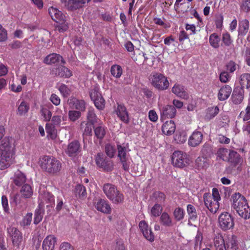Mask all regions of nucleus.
<instances>
[{
    "instance_id": "nucleus-54",
    "label": "nucleus",
    "mask_w": 250,
    "mask_h": 250,
    "mask_svg": "<svg viewBox=\"0 0 250 250\" xmlns=\"http://www.w3.org/2000/svg\"><path fill=\"white\" fill-rule=\"evenodd\" d=\"M81 116V111L76 110H70L68 112V117L72 122H75Z\"/></svg>"
},
{
    "instance_id": "nucleus-42",
    "label": "nucleus",
    "mask_w": 250,
    "mask_h": 250,
    "mask_svg": "<svg viewBox=\"0 0 250 250\" xmlns=\"http://www.w3.org/2000/svg\"><path fill=\"white\" fill-rule=\"evenodd\" d=\"M29 109V104L25 101H22L18 106L17 113L20 116L25 115Z\"/></svg>"
},
{
    "instance_id": "nucleus-23",
    "label": "nucleus",
    "mask_w": 250,
    "mask_h": 250,
    "mask_svg": "<svg viewBox=\"0 0 250 250\" xmlns=\"http://www.w3.org/2000/svg\"><path fill=\"white\" fill-rule=\"evenodd\" d=\"M226 240L227 250H238L239 249V242L236 235L228 236Z\"/></svg>"
},
{
    "instance_id": "nucleus-20",
    "label": "nucleus",
    "mask_w": 250,
    "mask_h": 250,
    "mask_svg": "<svg viewBox=\"0 0 250 250\" xmlns=\"http://www.w3.org/2000/svg\"><path fill=\"white\" fill-rule=\"evenodd\" d=\"M172 92L177 97L187 100L189 98V95L185 87L178 83L174 84L171 89Z\"/></svg>"
},
{
    "instance_id": "nucleus-14",
    "label": "nucleus",
    "mask_w": 250,
    "mask_h": 250,
    "mask_svg": "<svg viewBox=\"0 0 250 250\" xmlns=\"http://www.w3.org/2000/svg\"><path fill=\"white\" fill-rule=\"evenodd\" d=\"M95 208L99 211L105 214H110L111 208L108 202L103 199H98L95 203Z\"/></svg>"
},
{
    "instance_id": "nucleus-55",
    "label": "nucleus",
    "mask_w": 250,
    "mask_h": 250,
    "mask_svg": "<svg viewBox=\"0 0 250 250\" xmlns=\"http://www.w3.org/2000/svg\"><path fill=\"white\" fill-rule=\"evenodd\" d=\"M59 90L63 97H67L70 93V88L65 84L62 83L59 88Z\"/></svg>"
},
{
    "instance_id": "nucleus-62",
    "label": "nucleus",
    "mask_w": 250,
    "mask_h": 250,
    "mask_svg": "<svg viewBox=\"0 0 250 250\" xmlns=\"http://www.w3.org/2000/svg\"><path fill=\"white\" fill-rule=\"evenodd\" d=\"M238 65L233 61H229L226 65L227 71L229 73L234 72L237 68Z\"/></svg>"
},
{
    "instance_id": "nucleus-11",
    "label": "nucleus",
    "mask_w": 250,
    "mask_h": 250,
    "mask_svg": "<svg viewBox=\"0 0 250 250\" xmlns=\"http://www.w3.org/2000/svg\"><path fill=\"white\" fill-rule=\"evenodd\" d=\"M226 240L224 239L220 232L214 234L213 238V247L214 250H227L226 245Z\"/></svg>"
},
{
    "instance_id": "nucleus-47",
    "label": "nucleus",
    "mask_w": 250,
    "mask_h": 250,
    "mask_svg": "<svg viewBox=\"0 0 250 250\" xmlns=\"http://www.w3.org/2000/svg\"><path fill=\"white\" fill-rule=\"evenodd\" d=\"M219 109L217 106L208 108L206 115V118L210 120L215 117L219 113Z\"/></svg>"
},
{
    "instance_id": "nucleus-24",
    "label": "nucleus",
    "mask_w": 250,
    "mask_h": 250,
    "mask_svg": "<svg viewBox=\"0 0 250 250\" xmlns=\"http://www.w3.org/2000/svg\"><path fill=\"white\" fill-rule=\"evenodd\" d=\"M244 89L242 88H235L231 96L233 104H238L241 103L244 99Z\"/></svg>"
},
{
    "instance_id": "nucleus-22",
    "label": "nucleus",
    "mask_w": 250,
    "mask_h": 250,
    "mask_svg": "<svg viewBox=\"0 0 250 250\" xmlns=\"http://www.w3.org/2000/svg\"><path fill=\"white\" fill-rule=\"evenodd\" d=\"M57 242L56 237L53 235L47 236L42 243L43 250H53Z\"/></svg>"
},
{
    "instance_id": "nucleus-4",
    "label": "nucleus",
    "mask_w": 250,
    "mask_h": 250,
    "mask_svg": "<svg viewBox=\"0 0 250 250\" xmlns=\"http://www.w3.org/2000/svg\"><path fill=\"white\" fill-rule=\"evenodd\" d=\"M103 190L107 198L114 204H120L124 202L125 196L117 187L110 183L104 184Z\"/></svg>"
},
{
    "instance_id": "nucleus-32",
    "label": "nucleus",
    "mask_w": 250,
    "mask_h": 250,
    "mask_svg": "<svg viewBox=\"0 0 250 250\" xmlns=\"http://www.w3.org/2000/svg\"><path fill=\"white\" fill-rule=\"evenodd\" d=\"M187 210L188 222L196 221L198 218V214L195 208L192 205L188 204L187 206Z\"/></svg>"
},
{
    "instance_id": "nucleus-10",
    "label": "nucleus",
    "mask_w": 250,
    "mask_h": 250,
    "mask_svg": "<svg viewBox=\"0 0 250 250\" xmlns=\"http://www.w3.org/2000/svg\"><path fill=\"white\" fill-rule=\"evenodd\" d=\"M7 231L13 246L19 248L23 240L22 233L16 228L11 227L8 228Z\"/></svg>"
},
{
    "instance_id": "nucleus-2",
    "label": "nucleus",
    "mask_w": 250,
    "mask_h": 250,
    "mask_svg": "<svg viewBox=\"0 0 250 250\" xmlns=\"http://www.w3.org/2000/svg\"><path fill=\"white\" fill-rule=\"evenodd\" d=\"M232 208L240 216L245 219L250 218V207L245 197L239 193H235L231 196Z\"/></svg>"
},
{
    "instance_id": "nucleus-52",
    "label": "nucleus",
    "mask_w": 250,
    "mask_h": 250,
    "mask_svg": "<svg viewBox=\"0 0 250 250\" xmlns=\"http://www.w3.org/2000/svg\"><path fill=\"white\" fill-rule=\"evenodd\" d=\"M185 215V212L184 209L181 208H176L173 211V216L175 219L177 221H179L182 220Z\"/></svg>"
},
{
    "instance_id": "nucleus-16",
    "label": "nucleus",
    "mask_w": 250,
    "mask_h": 250,
    "mask_svg": "<svg viewBox=\"0 0 250 250\" xmlns=\"http://www.w3.org/2000/svg\"><path fill=\"white\" fill-rule=\"evenodd\" d=\"M139 227L144 236L150 242L154 240L155 236L152 230L149 228L148 224L145 221H141L139 224Z\"/></svg>"
},
{
    "instance_id": "nucleus-5",
    "label": "nucleus",
    "mask_w": 250,
    "mask_h": 250,
    "mask_svg": "<svg viewBox=\"0 0 250 250\" xmlns=\"http://www.w3.org/2000/svg\"><path fill=\"white\" fill-rule=\"evenodd\" d=\"M203 199L207 208L213 213H215L219 208V201L221 197L217 188H213L212 195L205 193L203 195Z\"/></svg>"
},
{
    "instance_id": "nucleus-8",
    "label": "nucleus",
    "mask_w": 250,
    "mask_h": 250,
    "mask_svg": "<svg viewBox=\"0 0 250 250\" xmlns=\"http://www.w3.org/2000/svg\"><path fill=\"white\" fill-rule=\"evenodd\" d=\"M95 161L97 167L104 171L110 172L114 169L113 161L101 153H98L95 156Z\"/></svg>"
},
{
    "instance_id": "nucleus-35",
    "label": "nucleus",
    "mask_w": 250,
    "mask_h": 250,
    "mask_svg": "<svg viewBox=\"0 0 250 250\" xmlns=\"http://www.w3.org/2000/svg\"><path fill=\"white\" fill-rule=\"evenodd\" d=\"M45 129L47 133V136L48 138L54 140L57 138V129L56 126L51 123H46Z\"/></svg>"
},
{
    "instance_id": "nucleus-1",
    "label": "nucleus",
    "mask_w": 250,
    "mask_h": 250,
    "mask_svg": "<svg viewBox=\"0 0 250 250\" xmlns=\"http://www.w3.org/2000/svg\"><path fill=\"white\" fill-rule=\"evenodd\" d=\"M39 165L43 171L52 176L58 175L62 168V164L60 161L49 155L40 157Z\"/></svg>"
},
{
    "instance_id": "nucleus-19",
    "label": "nucleus",
    "mask_w": 250,
    "mask_h": 250,
    "mask_svg": "<svg viewBox=\"0 0 250 250\" xmlns=\"http://www.w3.org/2000/svg\"><path fill=\"white\" fill-rule=\"evenodd\" d=\"M203 135L201 132L194 131L190 136L188 140V145L190 146L196 147L202 142Z\"/></svg>"
},
{
    "instance_id": "nucleus-59",
    "label": "nucleus",
    "mask_w": 250,
    "mask_h": 250,
    "mask_svg": "<svg viewBox=\"0 0 250 250\" xmlns=\"http://www.w3.org/2000/svg\"><path fill=\"white\" fill-rule=\"evenodd\" d=\"M41 112L45 121L48 122L50 121L52 117V113L49 109L46 108H42L41 110Z\"/></svg>"
},
{
    "instance_id": "nucleus-30",
    "label": "nucleus",
    "mask_w": 250,
    "mask_h": 250,
    "mask_svg": "<svg viewBox=\"0 0 250 250\" xmlns=\"http://www.w3.org/2000/svg\"><path fill=\"white\" fill-rule=\"evenodd\" d=\"M106 127L100 121L99 125L94 128L95 136L99 140H102L106 134Z\"/></svg>"
},
{
    "instance_id": "nucleus-53",
    "label": "nucleus",
    "mask_w": 250,
    "mask_h": 250,
    "mask_svg": "<svg viewBox=\"0 0 250 250\" xmlns=\"http://www.w3.org/2000/svg\"><path fill=\"white\" fill-rule=\"evenodd\" d=\"M93 102L95 106L98 109H103L104 107V103L105 101L102 95H99V97L97 98H96L95 100H94Z\"/></svg>"
},
{
    "instance_id": "nucleus-48",
    "label": "nucleus",
    "mask_w": 250,
    "mask_h": 250,
    "mask_svg": "<svg viewBox=\"0 0 250 250\" xmlns=\"http://www.w3.org/2000/svg\"><path fill=\"white\" fill-rule=\"evenodd\" d=\"M105 152L106 154L110 158H112L114 157L116 152V148L115 146L110 144H107L105 146Z\"/></svg>"
},
{
    "instance_id": "nucleus-56",
    "label": "nucleus",
    "mask_w": 250,
    "mask_h": 250,
    "mask_svg": "<svg viewBox=\"0 0 250 250\" xmlns=\"http://www.w3.org/2000/svg\"><path fill=\"white\" fill-rule=\"evenodd\" d=\"M32 220V213H27L26 215L23 217V219L20 223V225L25 227L29 226Z\"/></svg>"
},
{
    "instance_id": "nucleus-28",
    "label": "nucleus",
    "mask_w": 250,
    "mask_h": 250,
    "mask_svg": "<svg viewBox=\"0 0 250 250\" xmlns=\"http://www.w3.org/2000/svg\"><path fill=\"white\" fill-rule=\"evenodd\" d=\"M89 1L90 0H68L67 8L70 11H74L82 7L83 4Z\"/></svg>"
},
{
    "instance_id": "nucleus-63",
    "label": "nucleus",
    "mask_w": 250,
    "mask_h": 250,
    "mask_svg": "<svg viewBox=\"0 0 250 250\" xmlns=\"http://www.w3.org/2000/svg\"><path fill=\"white\" fill-rule=\"evenodd\" d=\"M244 121H247L250 119V104L247 106L245 111H241L240 116H243Z\"/></svg>"
},
{
    "instance_id": "nucleus-12",
    "label": "nucleus",
    "mask_w": 250,
    "mask_h": 250,
    "mask_svg": "<svg viewBox=\"0 0 250 250\" xmlns=\"http://www.w3.org/2000/svg\"><path fill=\"white\" fill-rule=\"evenodd\" d=\"M81 149L80 142L74 140L68 144L65 152L69 157H75L81 151Z\"/></svg>"
},
{
    "instance_id": "nucleus-15",
    "label": "nucleus",
    "mask_w": 250,
    "mask_h": 250,
    "mask_svg": "<svg viewBox=\"0 0 250 250\" xmlns=\"http://www.w3.org/2000/svg\"><path fill=\"white\" fill-rule=\"evenodd\" d=\"M115 112L120 119L125 124L129 123V113L125 105L123 104H118Z\"/></svg>"
},
{
    "instance_id": "nucleus-64",
    "label": "nucleus",
    "mask_w": 250,
    "mask_h": 250,
    "mask_svg": "<svg viewBox=\"0 0 250 250\" xmlns=\"http://www.w3.org/2000/svg\"><path fill=\"white\" fill-rule=\"evenodd\" d=\"M230 76L227 71H222L221 72L219 75V80L222 83H227L229 79Z\"/></svg>"
},
{
    "instance_id": "nucleus-27",
    "label": "nucleus",
    "mask_w": 250,
    "mask_h": 250,
    "mask_svg": "<svg viewBox=\"0 0 250 250\" xmlns=\"http://www.w3.org/2000/svg\"><path fill=\"white\" fill-rule=\"evenodd\" d=\"M232 91L231 87L229 85L222 86L218 93V99L219 101H223L227 100L230 96Z\"/></svg>"
},
{
    "instance_id": "nucleus-43",
    "label": "nucleus",
    "mask_w": 250,
    "mask_h": 250,
    "mask_svg": "<svg viewBox=\"0 0 250 250\" xmlns=\"http://www.w3.org/2000/svg\"><path fill=\"white\" fill-rule=\"evenodd\" d=\"M209 41L210 45L214 48L219 47L220 37L216 33L211 34L209 36Z\"/></svg>"
},
{
    "instance_id": "nucleus-18",
    "label": "nucleus",
    "mask_w": 250,
    "mask_h": 250,
    "mask_svg": "<svg viewBox=\"0 0 250 250\" xmlns=\"http://www.w3.org/2000/svg\"><path fill=\"white\" fill-rule=\"evenodd\" d=\"M67 103L70 107L75 108L79 111H83L85 109V103L83 100H79L74 97L68 99Z\"/></svg>"
},
{
    "instance_id": "nucleus-6",
    "label": "nucleus",
    "mask_w": 250,
    "mask_h": 250,
    "mask_svg": "<svg viewBox=\"0 0 250 250\" xmlns=\"http://www.w3.org/2000/svg\"><path fill=\"white\" fill-rule=\"evenodd\" d=\"M171 164L176 167L183 168L190 163V159L186 153L180 150L174 151L171 157Z\"/></svg>"
},
{
    "instance_id": "nucleus-33",
    "label": "nucleus",
    "mask_w": 250,
    "mask_h": 250,
    "mask_svg": "<svg viewBox=\"0 0 250 250\" xmlns=\"http://www.w3.org/2000/svg\"><path fill=\"white\" fill-rule=\"evenodd\" d=\"M94 125L90 122H82L81 124V129L83 132V135L86 136L92 135V129L95 127Z\"/></svg>"
},
{
    "instance_id": "nucleus-29",
    "label": "nucleus",
    "mask_w": 250,
    "mask_h": 250,
    "mask_svg": "<svg viewBox=\"0 0 250 250\" xmlns=\"http://www.w3.org/2000/svg\"><path fill=\"white\" fill-rule=\"evenodd\" d=\"M12 179L14 184L18 187L22 186L26 181L25 174L19 170L15 173Z\"/></svg>"
},
{
    "instance_id": "nucleus-31",
    "label": "nucleus",
    "mask_w": 250,
    "mask_h": 250,
    "mask_svg": "<svg viewBox=\"0 0 250 250\" xmlns=\"http://www.w3.org/2000/svg\"><path fill=\"white\" fill-rule=\"evenodd\" d=\"M44 214L43 205L39 203L38 208L36 209L34 215V223L36 225L38 224L41 222Z\"/></svg>"
},
{
    "instance_id": "nucleus-50",
    "label": "nucleus",
    "mask_w": 250,
    "mask_h": 250,
    "mask_svg": "<svg viewBox=\"0 0 250 250\" xmlns=\"http://www.w3.org/2000/svg\"><path fill=\"white\" fill-rule=\"evenodd\" d=\"M118 157L120 160L127 159L126 147L121 145H117Z\"/></svg>"
},
{
    "instance_id": "nucleus-36",
    "label": "nucleus",
    "mask_w": 250,
    "mask_h": 250,
    "mask_svg": "<svg viewBox=\"0 0 250 250\" xmlns=\"http://www.w3.org/2000/svg\"><path fill=\"white\" fill-rule=\"evenodd\" d=\"M249 21L247 19L242 20L239 22L238 34L240 36L245 35L249 29Z\"/></svg>"
},
{
    "instance_id": "nucleus-60",
    "label": "nucleus",
    "mask_w": 250,
    "mask_h": 250,
    "mask_svg": "<svg viewBox=\"0 0 250 250\" xmlns=\"http://www.w3.org/2000/svg\"><path fill=\"white\" fill-rule=\"evenodd\" d=\"M222 42L224 44L227 46H229L231 44L232 41L231 39L230 35L229 33L226 32L223 34Z\"/></svg>"
},
{
    "instance_id": "nucleus-58",
    "label": "nucleus",
    "mask_w": 250,
    "mask_h": 250,
    "mask_svg": "<svg viewBox=\"0 0 250 250\" xmlns=\"http://www.w3.org/2000/svg\"><path fill=\"white\" fill-rule=\"evenodd\" d=\"M49 203L50 204H54V196L50 193H45L43 197V201L41 203L43 205L44 202Z\"/></svg>"
},
{
    "instance_id": "nucleus-40",
    "label": "nucleus",
    "mask_w": 250,
    "mask_h": 250,
    "mask_svg": "<svg viewBox=\"0 0 250 250\" xmlns=\"http://www.w3.org/2000/svg\"><path fill=\"white\" fill-rule=\"evenodd\" d=\"M241 87L243 89L246 87L248 89L250 87V74L244 73L240 76Z\"/></svg>"
},
{
    "instance_id": "nucleus-13",
    "label": "nucleus",
    "mask_w": 250,
    "mask_h": 250,
    "mask_svg": "<svg viewBox=\"0 0 250 250\" xmlns=\"http://www.w3.org/2000/svg\"><path fill=\"white\" fill-rule=\"evenodd\" d=\"M161 120L164 121L167 118H172L175 117L176 113L175 108L170 105H166L161 109Z\"/></svg>"
},
{
    "instance_id": "nucleus-39",
    "label": "nucleus",
    "mask_w": 250,
    "mask_h": 250,
    "mask_svg": "<svg viewBox=\"0 0 250 250\" xmlns=\"http://www.w3.org/2000/svg\"><path fill=\"white\" fill-rule=\"evenodd\" d=\"M75 194L76 196L80 199L86 198L87 195L86 188L82 185H78L75 188Z\"/></svg>"
},
{
    "instance_id": "nucleus-61",
    "label": "nucleus",
    "mask_w": 250,
    "mask_h": 250,
    "mask_svg": "<svg viewBox=\"0 0 250 250\" xmlns=\"http://www.w3.org/2000/svg\"><path fill=\"white\" fill-rule=\"evenodd\" d=\"M224 18L222 14H218L215 16L214 20L216 27L218 29H221L223 26Z\"/></svg>"
},
{
    "instance_id": "nucleus-57",
    "label": "nucleus",
    "mask_w": 250,
    "mask_h": 250,
    "mask_svg": "<svg viewBox=\"0 0 250 250\" xmlns=\"http://www.w3.org/2000/svg\"><path fill=\"white\" fill-rule=\"evenodd\" d=\"M137 57L138 56L136 57L135 55L134 54V56L132 57V59L135 62H136V63L141 62L142 61H143V62H144L147 59V57H146V53L142 51L138 54L139 58H137Z\"/></svg>"
},
{
    "instance_id": "nucleus-7",
    "label": "nucleus",
    "mask_w": 250,
    "mask_h": 250,
    "mask_svg": "<svg viewBox=\"0 0 250 250\" xmlns=\"http://www.w3.org/2000/svg\"><path fill=\"white\" fill-rule=\"evenodd\" d=\"M152 85L159 91H164L168 89L169 83L167 77L160 73L153 74L150 78Z\"/></svg>"
},
{
    "instance_id": "nucleus-37",
    "label": "nucleus",
    "mask_w": 250,
    "mask_h": 250,
    "mask_svg": "<svg viewBox=\"0 0 250 250\" xmlns=\"http://www.w3.org/2000/svg\"><path fill=\"white\" fill-rule=\"evenodd\" d=\"M160 222L161 224L166 227H171L173 226L172 218L166 212H163L160 218Z\"/></svg>"
},
{
    "instance_id": "nucleus-38",
    "label": "nucleus",
    "mask_w": 250,
    "mask_h": 250,
    "mask_svg": "<svg viewBox=\"0 0 250 250\" xmlns=\"http://www.w3.org/2000/svg\"><path fill=\"white\" fill-rule=\"evenodd\" d=\"M151 197L156 203L161 204L165 202L166 199V195L162 191H155L152 194Z\"/></svg>"
},
{
    "instance_id": "nucleus-51",
    "label": "nucleus",
    "mask_w": 250,
    "mask_h": 250,
    "mask_svg": "<svg viewBox=\"0 0 250 250\" xmlns=\"http://www.w3.org/2000/svg\"><path fill=\"white\" fill-rule=\"evenodd\" d=\"M195 165L199 169L207 167L208 166L207 158L203 156L198 157L195 160Z\"/></svg>"
},
{
    "instance_id": "nucleus-34",
    "label": "nucleus",
    "mask_w": 250,
    "mask_h": 250,
    "mask_svg": "<svg viewBox=\"0 0 250 250\" xmlns=\"http://www.w3.org/2000/svg\"><path fill=\"white\" fill-rule=\"evenodd\" d=\"M240 161L241 157L239 154L236 151L230 150L227 162L231 163L232 165L236 166Z\"/></svg>"
},
{
    "instance_id": "nucleus-49",
    "label": "nucleus",
    "mask_w": 250,
    "mask_h": 250,
    "mask_svg": "<svg viewBox=\"0 0 250 250\" xmlns=\"http://www.w3.org/2000/svg\"><path fill=\"white\" fill-rule=\"evenodd\" d=\"M163 207L160 204L156 203L151 208V214L154 217H158L161 214Z\"/></svg>"
},
{
    "instance_id": "nucleus-3",
    "label": "nucleus",
    "mask_w": 250,
    "mask_h": 250,
    "mask_svg": "<svg viewBox=\"0 0 250 250\" xmlns=\"http://www.w3.org/2000/svg\"><path fill=\"white\" fill-rule=\"evenodd\" d=\"M13 154V147L8 139H4L0 145V169H5L10 166Z\"/></svg>"
},
{
    "instance_id": "nucleus-17",
    "label": "nucleus",
    "mask_w": 250,
    "mask_h": 250,
    "mask_svg": "<svg viewBox=\"0 0 250 250\" xmlns=\"http://www.w3.org/2000/svg\"><path fill=\"white\" fill-rule=\"evenodd\" d=\"M49 14L54 21L62 24L65 21V17L58 9L51 7L48 9Z\"/></svg>"
},
{
    "instance_id": "nucleus-41",
    "label": "nucleus",
    "mask_w": 250,
    "mask_h": 250,
    "mask_svg": "<svg viewBox=\"0 0 250 250\" xmlns=\"http://www.w3.org/2000/svg\"><path fill=\"white\" fill-rule=\"evenodd\" d=\"M21 193L25 198H30L33 193L32 187L28 184H24L21 188Z\"/></svg>"
},
{
    "instance_id": "nucleus-25",
    "label": "nucleus",
    "mask_w": 250,
    "mask_h": 250,
    "mask_svg": "<svg viewBox=\"0 0 250 250\" xmlns=\"http://www.w3.org/2000/svg\"><path fill=\"white\" fill-rule=\"evenodd\" d=\"M175 124L172 120L166 121L162 127L163 133L166 135L173 134L175 131Z\"/></svg>"
},
{
    "instance_id": "nucleus-46",
    "label": "nucleus",
    "mask_w": 250,
    "mask_h": 250,
    "mask_svg": "<svg viewBox=\"0 0 250 250\" xmlns=\"http://www.w3.org/2000/svg\"><path fill=\"white\" fill-rule=\"evenodd\" d=\"M230 150L225 148H219L217 152V157L223 161H227Z\"/></svg>"
},
{
    "instance_id": "nucleus-21",
    "label": "nucleus",
    "mask_w": 250,
    "mask_h": 250,
    "mask_svg": "<svg viewBox=\"0 0 250 250\" xmlns=\"http://www.w3.org/2000/svg\"><path fill=\"white\" fill-rule=\"evenodd\" d=\"M61 62V63L64 64L65 61L62 56L56 53H52L47 55L43 60V63L46 64H52Z\"/></svg>"
},
{
    "instance_id": "nucleus-44",
    "label": "nucleus",
    "mask_w": 250,
    "mask_h": 250,
    "mask_svg": "<svg viewBox=\"0 0 250 250\" xmlns=\"http://www.w3.org/2000/svg\"><path fill=\"white\" fill-rule=\"evenodd\" d=\"M110 71L112 75L116 78H120L123 73L122 67L117 64L112 65Z\"/></svg>"
},
{
    "instance_id": "nucleus-26",
    "label": "nucleus",
    "mask_w": 250,
    "mask_h": 250,
    "mask_svg": "<svg viewBox=\"0 0 250 250\" xmlns=\"http://www.w3.org/2000/svg\"><path fill=\"white\" fill-rule=\"evenodd\" d=\"M55 75L62 78H68L72 75V71L67 67L61 65L54 70Z\"/></svg>"
},
{
    "instance_id": "nucleus-9",
    "label": "nucleus",
    "mask_w": 250,
    "mask_h": 250,
    "mask_svg": "<svg viewBox=\"0 0 250 250\" xmlns=\"http://www.w3.org/2000/svg\"><path fill=\"white\" fill-rule=\"evenodd\" d=\"M218 222L220 228L223 231L232 229L234 225L233 217L228 212H223L219 215Z\"/></svg>"
},
{
    "instance_id": "nucleus-45",
    "label": "nucleus",
    "mask_w": 250,
    "mask_h": 250,
    "mask_svg": "<svg viewBox=\"0 0 250 250\" xmlns=\"http://www.w3.org/2000/svg\"><path fill=\"white\" fill-rule=\"evenodd\" d=\"M87 119L88 120V121H87V122H90L93 124H95L96 123H98V119L97 117L93 108H88L87 114Z\"/></svg>"
}]
</instances>
